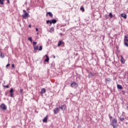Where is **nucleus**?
I'll use <instances>...</instances> for the list:
<instances>
[{
  "label": "nucleus",
  "mask_w": 128,
  "mask_h": 128,
  "mask_svg": "<svg viewBox=\"0 0 128 128\" xmlns=\"http://www.w3.org/2000/svg\"><path fill=\"white\" fill-rule=\"evenodd\" d=\"M118 124V120L116 119H114L112 120V123L110 124V125L112 126V124Z\"/></svg>",
  "instance_id": "nucleus-3"
},
{
  "label": "nucleus",
  "mask_w": 128,
  "mask_h": 128,
  "mask_svg": "<svg viewBox=\"0 0 128 128\" xmlns=\"http://www.w3.org/2000/svg\"><path fill=\"white\" fill-rule=\"evenodd\" d=\"M48 122V116H46L44 119H43V122Z\"/></svg>",
  "instance_id": "nucleus-13"
},
{
  "label": "nucleus",
  "mask_w": 128,
  "mask_h": 128,
  "mask_svg": "<svg viewBox=\"0 0 128 128\" xmlns=\"http://www.w3.org/2000/svg\"><path fill=\"white\" fill-rule=\"evenodd\" d=\"M8 0V2H10V1L8 0Z\"/></svg>",
  "instance_id": "nucleus-43"
},
{
  "label": "nucleus",
  "mask_w": 128,
  "mask_h": 128,
  "mask_svg": "<svg viewBox=\"0 0 128 128\" xmlns=\"http://www.w3.org/2000/svg\"><path fill=\"white\" fill-rule=\"evenodd\" d=\"M8 92H6L5 93L6 96H8Z\"/></svg>",
  "instance_id": "nucleus-36"
},
{
  "label": "nucleus",
  "mask_w": 128,
  "mask_h": 128,
  "mask_svg": "<svg viewBox=\"0 0 128 128\" xmlns=\"http://www.w3.org/2000/svg\"><path fill=\"white\" fill-rule=\"evenodd\" d=\"M60 108H56L54 110V114H58V112H60Z\"/></svg>",
  "instance_id": "nucleus-2"
},
{
  "label": "nucleus",
  "mask_w": 128,
  "mask_h": 128,
  "mask_svg": "<svg viewBox=\"0 0 128 128\" xmlns=\"http://www.w3.org/2000/svg\"><path fill=\"white\" fill-rule=\"evenodd\" d=\"M54 58H56V56H54Z\"/></svg>",
  "instance_id": "nucleus-44"
},
{
  "label": "nucleus",
  "mask_w": 128,
  "mask_h": 128,
  "mask_svg": "<svg viewBox=\"0 0 128 128\" xmlns=\"http://www.w3.org/2000/svg\"><path fill=\"white\" fill-rule=\"evenodd\" d=\"M125 40H126V42H128V39H126L125 38Z\"/></svg>",
  "instance_id": "nucleus-42"
},
{
  "label": "nucleus",
  "mask_w": 128,
  "mask_h": 128,
  "mask_svg": "<svg viewBox=\"0 0 128 128\" xmlns=\"http://www.w3.org/2000/svg\"><path fill=\"white\" fill-rule=\"evenodd\" d=\"M12 68H14V64H12Z\"/></svg>",
  "instance_id": "nucleus-35"
},
{
  "label": "nucleus",
  "mask_w": 128,
  "mask_h": 128,
  "mask_svg": "<svg viewBox=\"0 0 128 128\" xmlns=\"http://www.w3.org/2000/svg\"><path fill=\"white\" fill-rule=\"evenodd\" d=\"M28 40H30V42H32V37L29 38Z\"/></svg>",
  "instance_id": "nucleus-23"
},
{
  "label": "nucleus",
  "mask_w": 128,
  "mask_h": 128,
  "mask_svg": "<svg viewBox=\"0 0 128 128\" xmlns=\"http://www.w3.org/2000/svg\"><path fill=\"white\" fill-rule=\"evenodd\" d=\"M46 59H45L44 62H48V60H50V58H48V55H46Z\"/></svg>",
  "instance_id": "nucleus-9"
},
{
  "label": "nucleus",
  "mask_w": 128,
  "mask_h": 128,
  "mask_svg": "<svg viewBox=\"0 0 128 128\" xmlns=\"http://www.w3.org/2000/svg\"><path fill=\"white\" fill-rule=\"evenodd\" d=\"M120 120L121 122H123V120H124V117H122V116H120Z\"/></svg>",
  "instance_id": "nucleus-19"
},
{
  "label": "nucleus",
  "mask_w": 128,
  "mask_h": 128,
  "mask_svg": "<svg viewBox=\"0 0 128 128\" xmlns=\"http://www.w3.org/2000/svg\"><path fill=\"white\" fill-rule=\"evenodd\" d=\"M10 94H13V93H14V88H11L10 89Z\"/></svg>",
  "instance_id": "nucleus-20"
},
{
  "label": "nucleus",
  "mask_w": 128,
  "mask_h": 128,
  "mask_svg": "<svg viewBox=\"0 0 128 128\" xmlns=\"http://www.w3.org/2000/svg\"><path fill=\"white\" fill-rule=\"evenodd\" d=\"M106 18H108V16L106 15Z\"/></svg>",
  "instance_id": "nucleus-38"
},
{
  "label": "nucleus",
  "mask_w": 128,
  "mask_h": 128,
  "mask_svg": "<svg viewBox=\"0 0 128 128\" xmlns=\"http://www.w3.org/2000/svg\"><path fill=\"white\" fill-rule=\"evenodd\" d=\"M0 56V58H4V54L2 53H1Z\"/></svg>",
  "instance_id": "nucleus-18"
},
{
  "label": "nucleus",
  "mask_w": 128,
  "mask_h": 128,
  "mask_svg": "<svg viewBox=\"0 0 128 128\" xmlns=\"http://www.w3.org/2000/svg\"><path fill=\"white\" fill-rule=\"evenodd\" d=\"M128 40V36H124V40Z\"/></svg>",
  "instance_id": "nucleus-27"
},
{
  "label": "nucleus",
  "mask_w": 128,
  "mask_h": 128,
  "mask_svg": "<svg viewBox=\"0 0 128 128\" xmlns=\"http://www.w3.org/2000/svg\"><path fill=\"white\" fill-rule=\"evenodd\" d=\"M37 34H38V33H37Z\"/></svg>",
  "instance_id": "nucleus-46"
},
{
  "label": "nucleus",
  "mask_w": 128,
  "mask_h": 128,
  "mask_svg": "<svg viewBox=\"0 0 128 128\" xmlns=\"http://www.w3.org/2000/svg\"><path fill=\"white\" fill-rule=\"evenodd\" d=\"M121 16L124 18H126V14H122Z\"/></svg>",
  "instance_id": "nucleus-10"
},
{
  "label": "nucleus",
  "mask_w": 128,
  "mask_h": 128,
  "mask_svg": "<svg viewBox=\"0 0 128 128\" xmlns=\"http://www.w3.org/2000/svg\"><path fill=\"white\" fill-rule=\"evenodd\" d=\"M56 24V20L53 19L51 20V24Z\"/></svg>",
  "instance_id": "nucleus-11"
},
{
  "label": "nucleus",
  "mask_w": 128,
  "mask_h": 128,
  "mask_svg": "<svg viewBox=\"0 0 128 128\" xmlns=\"http://www.w3.org/2000/svg\"><path fill=\"white\" fill-rule=\"evenodd\" d=\"M23 12H24V14H28L26 12V10H23Z\"/></svg>",
  "instance_id": "nucleus-37"
},
{
  "label": "nucleus",
  "mask_w": 128,
  "mask_h": 128,
  "mask_svg": "<svg viewBox=\"0 0 128 128\" xmlns=\"http://www.w3.org/2000/svg\"><path fill=\"white\" fill-rule=\"evenodd\" d=\"M34 52H36V51L38 50V46H33Z\"/></svg>",
  "instance_id": "nucleus-4"
},
{
  "label": "nucleus",
  "mask_w": 128,
  "mask_h": 128,
  "mask_svg": "<svg viewBox=\"0 0 128 128\" xmlns=\"http://www.w3.org/2000/svg\"><path fill=\"white\" fill-rule=\"evenodd\" d=\"M23 18H28V13H26L24 14H23L22 16Z\"/></svg>",
  "instance_id": "nucleus-8"
},
{
  "label": "nucleus",
  "mask_w": 128,
  "mask_h": 128,
  "mask_svg": "<svg viewBox=\"0 0 128 128\" xmlns=\"http://www.w3.org/2000/svg\"><path fill=\"white\" fill-rule=\"evenodd\" d=\"M0 108H2V110H6V106L4 104H2L0 105Z\"/></svg>",
  "instance_id": "nucleus-1"
},
{
  "label": "nucleus",
  "mask_w": 128,
  "mask_h": 128,
  "mask_svg": "<svg viewBox=\"0 0 128 128\" xmlns=\"http://www.w3.org/2000/svg\"><path fill=\"white\" fill-rule=\"evenodd\" d=\"M116 124H112V126H113V128H116Z\"/></svg>",
  "instance_id": "nucleus-30"
},
{
  "label": "nucleus",
  "mask_w": 128,
  "mask_h": 128,
  "mask_svg": "<svg viewBox=\"0 0 128 128\" xmlns=\"http://www.w3.org/2000/svg\"><path fill=\"white\" fill-rule=\"evenodd\" d=\"M120 58H121V59H120L121 62H122V64H124V57H122V56H121Z\"/></svg>",
  "instance_id": "nucleus-12"
},
{
  "label": "nucleus",
  "mask_w": 128,
  "mask_h": 128,
  "mask_svg": "<svg viewBox=\"0 0 128 128\" xmlns=\"http://www.w3.org/2000/svg\"><path fill=\"white\" fill-rule=\"evenodd\" d=\"M10 66V64H8L6 66V68H8V66Z\"/></svg>",
  "instance_id": "nucleus-33"
},
{
  "label": "nucleus",
  "mask_w": 128,
  "mask_h": 128,
  "mask_svg": "<svg viewBox=\"0 0 128 128\" xmlns=\"http://www.w3.org/2000/svg\"><path fill=\"white\" fill-rule=\"evenodd\" d=\"M54 28H52L50 30V32H54Z\"/></svg>",
  "instance_id": "nucleus-22"
},
{
  "label": "nucleus",
  "mask_w": 128,
  "mask_h": 128,
  "mask_svg": "<svg viewBox=\"0 0 128 128\" xmlns=\"http://www.w3.org/2000/svg\"><path fill=\"white\" fill-rule=\"evenodd\" d=\"M8 86H9L8 85H6V86H4V87L6 88H8Z\"/></svg>",
  "instance_id": "nucleus-34"
},
{
  "label": "nucleus",
  "mask_w": 128,
  "mask_h": 128,
  "mask_svg": "<svg viewBox=\"0 0 128 128\" xmlns=\"http://www.w3.org/2000/svg\"><path fill=\"white\" fill-rule=\"evenodd\" d=\"M46 92V90L44 88H42L40 91L41 94H45Z\"/></svg>",
  "instance_id": "nucleus-6"
},
{
  "label": "nucleus",
  "mask_w": 128,
  "mask_h": 128,
  "mask_svg": "<svg viewBox=\"0 0 128 128\" xmlns=\"http://www.w3.org/2000/svg\"><path fill=\"white\" fill-rule=\"evenodd\" d=\"M80 10H82L83 12H84V7H82L80 8Z\"/></svg>",
  "instance_id": "nucleus-25"
},
{
  "label": "nucleus",
  "mask_w": 128,
  "mask_h": 128,
  "mask_svg": "<svg viewBox=\"0 0 128 128\" xmlns=\"http://www.w3.org/2000/svg\"><path fill=\"white\" fill-rule=\"evenodd\" d=\"M4 0H0V4H4Z\"/></svg>",
  "instance_id": "nucleus-24"
},
{
  "label": "nucleus",
  "mask_w": 128,
  "mask_h": 128,
  "mask_svg": "<svg viewBox=\"0 0 128 128\" xmlns=\"http://www.w3.org/2000/svg\"><path fill=\"white\" fill-rule=\"evenodd\" d=\"M60 108L62 110H65L66 109V106L65 104H64L63 106H62L60 107Z\"/></svg>",
  "instance_id": "nucleus-7"
},
{
  "label": "nucleus",
  "mask_w": 128,
  "mask_h": 128,
  "mask_svg": "<svg viewBox=\"0 0 128 128\" xmlns=\"http://www.w3.org/2000/svg\"><path fill=\"white\" fill-rule=\"evenodd\" d=\"M124 44H125V46H128V42H124Z\"/></svg>",
  "instance_id": "nucleus-32"
},
{
  "label": "nucleus",
  "mask_w": 128,
  "mask_h": 128,
  "mask_svg": "<svg viewBox=\"0 0 128 128\" xmlns=\"http://www.w3.org/2000/svg\"><path fill=\"white\" fill-rule=\"evenodd\" d=\"M78 84L75 82H73L71 84L72 88H74V86H78Z\"/></svg>",
  "instance_id": "nucleus-5"
},
{
  "label": "nucleus",
  "mask_w": 128,
  "mask_h": 128,
  "mask_svg": "<svg viewBox=\"0 0 128 128\" xmlns=\"http://www.w3.org/2000/svg\"><path fill=\"white\" fill-rule=\"evenodd\" d=\"M22 92H24V90H22V89H20V94H22Z\"/></svg>",
  "instance_id": "nucleus-28"
},
{
  "label": "nucleus",
  "mask_w": 128,
  "mask_h": 128,
  "mask_svg": "<svg viewBox=\"0 0 128 128\" xmlns=\"http://www.w3.org/2000/svg\"><path fill=\"white\" fill-rule=\"evenodd\" d=\"M46 22L47 24H52V20H48Z\"/></svg>",
  "instance_id": "nucleus-16"
},
{
  "label": "nucleus",
  "mask_w": 128,
  "mask_h": 128,
  "mask_svg": "<svg viewBox=\"0 0 128 128\" xmlns=\"http://www.w3.org/2000/svg\"><path fill=\"white\" fill-rule=\"evenodd\" d=\"M38 44V42H33V46H36L35 44Z\"/></svg>",
  "instance_id": "nucleus-31"
},
{
  "label": "nucleus",
  "mask_w": 128,
  "mask_h": 128,
  "mask_svg": "<svg viewBox=\"0 0 128 128\" xmlns=\"http://www.w3.org/2000/svg\"><path fill=\"white\" fill-rule=\"evenodd\" d=\"M10 96H11V98H14V93H11Z\"/></svg>",
  "instance_id": "nucleus-29"
},
{
  "label": "nucleus",
  "mask_w": 128,
  "mask_h": 128,
  "mask_svg": "<svg viewBox=\"0 0 128 128\" xmlns=\"http://www.w3.org/2000/svg\"><path fill=\"white\" fill-rule=\"evenodd\" d=\"M109 16H110V18H112V17H113L112 14L110 13Z\"/></svg>",
  "instance_id": "nucleus-21"
},
{
  "label": "nucleus",
  "mask_w": 128,
  "mask_h": 128,
  "mask_svg": "<svg viewBox=\"0 0 128 128\" xmlns=\"http://www.w3.org/2000/svg\"><path fill=\"white\" fill-rule=\"evenodd\" d=\"M117 88H118L119 90H122V86L120 85V84H118L117 85Z\"/></svg>",
  "instance_id": "nucleus-15"
},
{
  "label": "nucleus",
  "mask_w": 128,
  "mask_h": 128,
  "mask_svg": "<svg viewBox=\"0 0 128 128\" xmlns=\"http://www.w3.org/2000/svg\"><path fill=\"white\" fill-rule=\"evenodd\" d=\"M47 14H48L50 16L52 17V14L50 12H47Z\"/></svg>",
  "instance_id": "nucleus-17"
},
{
  "label": "nucleus",
  "mask_w": 128,
  "mask_h": 128,
  "mask_svg": "<svg viewBox=\"0 0 128 128\" xmlns=\"http://www.w3.org/2000/svg\"><path fill=\"white\" fill-rule=\"evenodd\" d=\"M25 4H26V2L25 3Z\"/></svg>",
  "instance_id": "nucleus-45"
},
{
  "label": "nucleus",
  "mask_w": 128,
  "mask_h": 128,
  "mask_svg": "<svg viewBox=\"0 0 128 128\" xmlns=\"http://www.w3.org/2000/svg\"><path fill=\"white\" fill-rule=\"evenodd\" d=\"M62 44H64V42H62V40H60L58 43V46H60Z\"/></svg>",
  "instance_id": "nucleus-14"
},
{
  "label": "nucleus",
  "mask_w": 128,
  "mask_h": 128,
  "mask_svg": "<svg viewBox=\"0 0 128 128\" xmlns=\"http://www.w3.org/2000/svg\"><path fill=\"white\" fill-rule=\"evenodd\" d=\"M28 26H29L30 28H32V26H31L30 24V25Z\"/></svg>",
  "instance_id": "nucleus-41"
},
{
  "label": "nucleus",
  "mask_w": 128,
  "mask_h": 128,
  "mask_svg": "<svg viewBox=\"0 0 128 128\" xmlns=\"http://www.w3.org/2000/svg\"><path fill=\"white\" fill-rule=\"evenodd\" d=\"M42 50V46H40V48H39V50Z\"/></svg>",
  "instance_id": "nucleus-26"
},
{
  "label": "nucleus",
  "mask_w": 128,
  "mask_h": 128,
  "mask_svg": "<svg viewBox=\"0 0 128 128\" xmlns=\"http://www.w3.org/2000/svg\"><path fill=\"white\" fill-rule=\"evenodd\" d=\"M36 32H38V28H36Z\"/></svg>",
  "instance_id": "nucleus-39"
},
{
  "label": "nucleus",
  "mask_w": 128,
  "mask_h": 128,
  "mask_svg": "<svg viewBox=\"0 0 128 128\" xmlns=\"http://www.w3.org/2000/svg\"><path fill=\"white\" fill-rule=\"evenodd\" d=\"M110 119L112 118V116H110Z\"/></svg>",
  "instance_id": "nucleus-40"
}]
</instances>
